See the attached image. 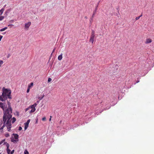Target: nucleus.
Here are the masks:
<instances>
[{"label":"nucleus","mask_w":154,"mask_h":154,"mask_svg":"<svg viewBox=\"0 0 154 154\" xmlns=\"http://www.w3.org/2000/svg\"><path fill=\"white\" fill-rule=\"evenodd\" d=\"M142 16V14H141V15L139 17H141Z\"/></svg>","instance_id":"obj_47"},{"label":"nucleus","mask_w":154,"mask_h":154,"mask_svg":"<svg viewBox=\"0 0 154 154\" xmlns=\"http://www.w3.org/2000/svg\"><path fill=\"white\" fill-rule=\"evenodd\" d=\"M18 141V140H17V139H12L11 140V141L12 142H13L14 143H15V142H17Z\"/></svg>","instance_id":"obj_15"},{"label":"nucleus","mask_w":154,"mask_h":154,"mask_svg":"<svg viewBox=\"0 0 154 154\" xmlns=\"http://www.w3.org/2000/svg\"><path fill=\"white\" fill-rule=\"evenodd\" d=\"M3 37V36L1 35H0V41H1V39Z\"/></svg>","instance_id":"obj_38"},{"label":"nucleus","mask_w":154,"mask_h":154,"mask_svg":"<svg viewBox=\"0 0 154 154\" xmlns=\"http://www.w3.org/2000/svg\"><path fill=\"white\" fill-rule=\"evenodd\" d=\"M44 96H45L44 95H43L42 97H39L38 98L40 100H41V99H42L44 97Z\"/></svg>","instance_id":"obj_23"},{"label":"nucleus","mask_w":154,"mask_h":154,"mask_svg":"<svg viewBox=\"0 0 154 154\" xmlns=\"http://www.w3.org/2000/svg\"><path fill=\"white\" fill-rule=\"evenodd\" d=\"M6 6V5H5L4 6V7H5Z\"/></svg>","instance_id":"obj_51"},{"label":"nucleus","mask_w":154,"mask_h":154,"mask_svg":"<svg viewBox=\"0 0 154 154\" xmlns=\"http://www.w3.org/2000/svg\"><path fill=\"white\" fill-rule=\"evenodd\" d=\"M4 10L5 9L4 8H2L0 10V16L2 15Z\"/></svg>","instance_id":"obj_11"},{"label":"nucleus","mask_w":154,"mask_h":154,"mask_svg":"<svg viewBox=\"0 0 154 154\" xmlns=\"http://www.w3.org/2000/svg\"><path fill=\"white\" fill-rule=\"evenodd\" d=\"M52 79L51 78H48V82H49L51 81Z\"/></svg>","instance_id":"obj_28"},{"label":"nucleus","mask_w":154,"mask_h":154,"mask_svg":"<svg viewBox=\"0 0 154 154\" xmlns=\"http://www.w3.org/2000/svg\"><path fill=\"white\" fill-rule=\"evenodd\" d=\"M11 10V9L9 8L7 11H8V12H9V11H10Z\"/></svg>","instance_id":"obj_40"},{"label":"nucleus","mask_w":154,"mask_h":154,"mask_svg":"<svg viewBox=\"0 0 154 154\" xmlns=\"http://www.w3.org/2000/svg\"><path fill=\"white\" fill-rule=\"evenodd\" d=\"M140 17H136L135 18V19L136 20H138Z\"/></svg>","instance_id":"obj_29"},{"label":"nucleus","mask_w":154,"mask_h":154,"mask_svg":"<svg viewBox=\"0 0 154 154\" xmlns=\"http://www.w3.org/2000/svg\"><path fill=\"white\" fill-rule=\"evenodd\" d=\"M8 28L7 27H5L4 28L1 29L0 30V32L6 30Z\"/></svg>","instance_id":"obj_12"},{"label":"nucleus","mask_w":154,"mask_h":154,"mask_svg":"<svg viewBox=\"0 0 154 154\" xmlns=\"http://www.w3.org/2000/svg\"><path fill=\"white\" fill-rule=\"evenodd\" d=\"M36 102L37 103H39V101H37Z\"/></svg>","instance_id":"obj_49"},{"label":"nucleus","mask_w":154,"mask_h":154,"mask_svg":"<svg viewBox=\"0 0 154 154\" xmlns=\"http://www.w3.org/2000/svg\"><path fill=\"white\" fill-rule=\"evenodd\" d=\"M62 55L63 54H61L60 55H59L58 57V59L59 60H62Z\"/></svg>","instance_id":"obj_10"},{"label":"nucleus","mask_w":154,"mask_h":154,"mask_svg":"<svg viewBox=\"0 0 154 154\" xmlns=\"http://www.w3.org/2000/svg\"><path fill=\"white\" fill-rule=\"evenodd\" d=\"M3 61L2 60H0V67L3 64Z\"/></svg>","instance_id":"obj_20"},{"label":"nucleus","mask_w":154,"mask_h":154,"mask_svg":"<svg viewBox=\"0 0 154 154\" xmlns=\"http://www.w3.org/2000/svg\"><path fill=\"white\" fill-rule=\"evenodd\" d=\"M95 35H91V37L90 39L89 40V42H91L92 44H93L94 42V38L95 37Z\"/></svg>","instance_id":"obj_6"},{"label":"nucleus","mask_w":154,"mask_h":154,"mask_svg":"<svg viewBox=\"0 0 154 154\" xmlns=\"http://www.w3.org/2000/svg\"><path fill=\"white\" fill-rule=\"evenodd\" d=\"M30 120L29 119L28 120L27 122L26 123H25V125H28L29 124L30 122Z\"/></svg>","instance_id":"obj_19"},{"label":"nucleus","mask_w":154,"mask_h":154,"mask_svg":"<svg viewBox=\"0 0 154 154\" xmlns=\"http://www.w3.org/2000/svg\"><path fill=\"white\" fill-rule=\"evenodd\" d=\"M4 144H6V147H8H8H9L10 145H9V144H8L6 142H4Z\"/></svg>","instance_id":"obj_14"},{"label":"nucleus","mask_w":154,"mask_h":154,"mask_svg":"<svg viewBox=\"0 0 154 154\" xmlns=\"http://www.w3.org/2000/svg\"><path fill=\"white\" fill-rule=\"evenodd\" d=\"M115 73V72H112V74H113V73Z\"/></svg>","instance_id":"obj_52"},{"label":"nucleus","mask_w":154,"mask_h":154,"mask_svg":"<svg viewBox=\"0 0 154 154\" xmlns=\"http://www.w3.org/2000/svg\"><path fill=\"white\" fill-rule=\"evenodd\" d=\"M24 154H29L28 152L26 150L24 151Z\"/></svg>","instance_id":"obj_27"},{"label":"nucleus","mask_w":154,"mask_h":154,"mask_svg":"<svg viewBox=\"0 0 154 154\" xmlns=\"http://www.w3.org/2000/svg\"><path fill=\"white\" fill-rule=\"evenodd\" d=\"M35 108L32 109L30 112V113L33 112L35 111Z\"/></svg>","instance_id":"obj_18"},{"label":"nucleus","mask_w":154,"mask_h":154,"mask_svg":"<svg viewBox=\"0 0 154 154\" xmlns=\"http://www.w3.org/2000/svg\"><path fill=\"white\" fill-rule=\"evenodd\" d=\"M31 24V23L30 22H29L27 23H26L25 25V29H28Z\"/></svg>","instance_id":"obj_5"},{"label":"nucleus","mask_w":154,"mask_h":154,"mask_svg":"<svg viewBox=\"0 0 154 154\" xmlns=\"http://www.w3.org/2000/svg\"><path fill=\"white\" fill-rule=\"evenodd\" d=\"M5 136L6 137H8L9 136V134H8V133L6 134H5Z\"/></svg>","instance_id":"obj_25"},{"label":"nucleus","mask_w":154,"mask_h":154,"mask_svg":"<svg viewBox=\"0 0 154 154\" xmlns=\"http://www.w3.org/2000/svg\"><path fill=\"white\" fill-rule=\"evenodd\" d=\"M93 20V18L92 17L91 18L90 20V22L91 23H92Z\"/></svg>","instance_id":"obj_33"},{"label":"nucleus","mask_w":154,"mask_h":154,"mask_svg":"<svg viewBox=\"0 0 154 154\" xmlns=\"http://www.w3.org/2000/svg\"><path fill=\"white\" fill-rule=\"evenodd\" d=\"M85 18L86 19H88V17L87 16H85Z\"/></svg>","instance_id":"obj_45"},{"label":"nucleus","mask_w":154,"mask_h":154,"mask_svg":"<svg viewBox=\"0 0 154 154\" xmlns=\"http://www.w3.org/2000/svg\"><path fill=\"white\" fill-rule=\"evenodd\" d=\"M6 119H7V117L5 116V118L4 119H3V116L2 118V121L3 122V125H2V126L0 128V131H1V132H2L3 131V128L5 127L6 122Z\"/></svg>","instance_id":"obj_4"},{"label":"nucleus","mask_w":154,"mask_h":154,"mask_svg":"<svg viewBox=\"0 0 154 154\" xmlns=\"http://www.w3.org/2000/svg\"><path fill=\"white\" fill-rule=\"evenodd\" d=\"M13 135L14 136V138L15 139H17V140H18V135L17 134H13Z\"/></svg>","instance_id":"obj_9"},{"label":"nucleus","mask_w":154,"mask_h":154,"mask_svg":"<svg viewBox=\"0 0 154 154\" xmlns=\"http://www.w3.org/2000/svg\"><path fill=\"white\" fill-rule=\"evenodd\" d=\"M9 147H8V148L7 147V153L8 154H9L11 151V150L9 149Z\"/></svg>","instance_id":"obj_16"},{"label":"nucleus","mask_w":154,"mask_h":154,"mask_svg":"<svg viewBox=\"0 0 154 154\" xmlns=\"http://www.w3.org/2000/svg\"><path fill=\"white\" fill-rule=\"evenodd\" d=\"M55 48H54V49L53 50V51H52V53L51 54V55H52L53 53L55 51Z\"/></svg>","instance_id":"obj_32"},{"label":"nucleus","mask_w":154,"mask_h":154,"mask_svg":"<svg viewBox=\"0 0 154 154\" xmlns=\"http://www.w3.org/2000/svg\"><path fill=\"white\" fill-rule=\"evenodd\" d=\"M30 89V88H29L28 87V89L26 91V92L27 93H29V92Z\"/></svg>","instance_id":"obj_31"},{"label":"nucleus","mask_w":154,"mask_h":154,"mask_svg":"<svg viewBox=\"0 0 154 154\" xmlns=\"http://www.w3.org/2000/svg\"><path fill=\"white\" fill-rule=\"evenodd\" d=\"M33 83L32 82L29 85H28V87L29 88H31L33 86Z\"/></svg>","instance_id":"obj_13"},{"label":"nucleus","mask_w":154,"mask_h":154,"mask_svg":"<svg viewBox=\"0 0 154 154\" xmlns=\"http://www.w3.org/2000/svg\"><path fill=\"white\" fill-rule=\"evenodd\" d=\"M51 116H50V118L49 119V121H51Z\"/></svg>","instance_id":"obj_43"},{"label":"nucleus","mask_w":154,"mask_h":154,"mask_svg":"<svg viewBox=\"0 0 154 154\" xmlns=\"http://www.w3.org/2000/svg\"><path fill=\"white\" fill-rule=\"evenodd\" d=\"M37 106V104L36 103H35L33 105L29 106V108L30 109H34L35 108V107Z\"/></svg>","instance_id":"obj_8"},{"label":"nucleus","mask_w":154,"mask_h":154,"mask_svg":"<svg viewBox=\"0 0 154 154\" xmlns=\"http://www.w3.org/2000/svg\"><path fill=\"white\" fill-rule=\"evenodd\" d=\"M13 21H14V20H11L10 21V22L11 23L12 22H13Z\"/></svg>","instance_id":"obj_44"},{"label":"nucleus","mask_w":154,"mask_h":154,"mask_svg":"<svg viewBox=\"0 0 154 154\" xmlns=\"http://www.w3.org/2000/svg\"><path fill=\"white\" fill-rule=\"evenodd\" d=\"M42 120L43 121H45L46 120V118L45 117H44L42 118Z\"/></svg>","instance_id":"obj_30"},{"label":"nucleus","mask_w":154,"mask_h":154,"mask_svg":"<svg viewBox=\"0 0 154 154\" xmlns=\"http://www.w3.org/2000/svg\"><path fill=\"white\" fill-rule=\"evenodd\" d=\"M152 42V40L150 38H147L146 39V41L145 42V43L146 44L150 43H151Z\"/></svg>","instance_id":"obj_7"},{"label":"nucleus","mask_w":154,"mask_h":154,"mask_svg":"<svg viewBox=\"0 0 154 154\" xmlns=\"http://www.w3.org/2000/svg\"><path fill=\"white\" fill-rule=\"evenodd\" d=\"M44 96H45L44 95H43L42 97H39L38 98L40 100H41V99H42L44 97Z\"/></svg>","instance_id":"obj_22"},{"label":"nucleus","mask_w":154,"mask_h":154,"mask_svg":"<svg viewBox=\"0 0 154 154\" xmlns=\"http://www.w3.org/2000/svg\"><path fill=\"white\" fill-rule=\"evenodd\" d=\"M14 26V25H12V24H10V25H8V26Z\"/></svg>","instance_id":"obj_42"},{"label":"nucleus","mask_w":154,"mask_h":154,"mask_svg":"<svg viewBox=\"0 0 154 154\" xmlns=\"http://www.w3.org/2000/svg\"><path fill=\"white\" fill-rule=\"evenodd\" d=\"M5 140L4 139V140H2V141H1V142H0V145L1 144H2V143H3L5 141Z\"/></svg>","instance_id":"obj_26"},{"label":"nucleus","mask_w":154,"mask_h":154,"mask_svg":"<svg viewBox=\"0 0 154 154\" xmlns=\"http://www.w3.org/2000/svg\"><path fill=\"white\" fill-rule=\"evenodd\" d=\"M29 109H30L29 108V107L26 108L25 110L26 111H28Z\"/></svg>","instance_id":"obj_35"},{"label":"nucleus","mask_w":154,"mask_h":154,"mask_svg":"<svg viewBox=\"0 0 154 154\" xmlns=\"http://www.w3.org/2000/svg\"><path fill=\"white\" fill-rule=\"evenodd\" d=\"M117 69H116V70H115V72H117Z\"/></svg>","instance_id":"obj_50"},{"label":"nucleus","mask_w":154,"mask_h":154,"mask_svg":"<svg viewBox=\"0 0 154 154\" xmlns=\"http://www.w3.org/2000/svg\"><path fill=\"white\" fill-rule=\"evenodd\" d=\"M0 154H1V153L0 152Z\"/></svg>","instance_id":"obj_54"},{"label":"nucleus","mask_w":154,"mask_h":154,"mask_svg":"<svg viewBox=\"0 0 154 154\" xmlns=\"http://www.w3.org/2000/svg\"><path fill=\"white\" fill-rule=\"evenodd\" d=\"M8 107L6 109V112H4L3 115V119H4L5 116L8 117L9 116H12L11 113H12V109L11 106V103L10 102L8 101Z\"/></svg>","instance_id":"obj_2"},{"label":"nucleus","mask_w":154,"mask_h":154,"mask_svg":"<svg viewBox=\"0 0 154 154\" xmlns=\"http://www.w3.org/2000/svg\"><path fill=\"white\" fill-rule=\"evenodd\" d=\"M94 14H95V13H93V15L92 16V18H93V17H94Z\"/></svg>","instance_id":"obj_41"},{"label":"nucleus","mask_w":154,"mask_h":154,"mask_svg":"<svg viewBox=\"0 0 154 154\" xmlns=\"http://www.w3.org/2000/svg\"><path fill=\"white\" fill-rule=\"evenodd\" d=\"M16 119H15V118L14 117L12 119V123H13L16 121Z\"/></svg>","instance_id":"obj_17"},{"label":"nucleus","mask_w":154,"mask_h":154,"mask_svg":"<svg viewBox=\"0 0 154 154\" xmlns=\"http://www.w3.org/2000/svg\"><path fill=\"white\" fill-rule=\"evenodd\" d=\"M9 56H10V55H8V56H7V58H9Z\"/></svg>","instance_id":"obj_48"},{"label":"nucleus","mask_w":154,"mask_h":154,"mask_svg":"<svg viewBox=\"0 0 154 154\" xmlns=\"http://www.w3.org/2000/svg\"><path fill=\"white\" fill-rule=\"evenodd\" d=\"M2 123H1V125H2Z\"/></svg>","instance_id":"obj_53"},{"label":"nucleus","mask_w":154,"mask_h":154,"mask_svg":"<svg viewBox=\"0 0 154 154\" xmlns=\"http://www.w3.org/2000/svg\"><path fill=\"white\" fill-rule=\"evenodd\" d=\"M28 126V125H25V127H24L25 130H26V129L27 128Z\"/></svg>","instance_id":"obj_24"},{"label":"nucleus","mask_w":154,"mask_h":154,"mask_svg":"<svg viewBox=\"0 0 154 154\" xmlns=\"http://www.w3.org/2000/svg\"><path fill=\"white\" fill-rule=\"evenodd\" d=\"M14 152V150H13L11 152V154H13Z\"/></svg>","instance_id":"obj_37"},{"label":"nucleus","mask_w":154,"mask_h":154,"mask_svg":"<svg viewBox=\"0 0 154 154\" xmlns=\"http://www.w3.org/2000/svg\"><path fill=\"white\" fill-rule=\"evenodd\" d=\"M3 92L2 95L0 96V100L4 101L6 100L7 97L11 99V91L10 90L5 89L4 88H3Z\"/></svg>","instance_id":"obj_1"},{"label":"nucleus","mask_w":154,"mask_h":154,"mask_svg":"<svg viewBox=\"0 0 154 154\" xmlns=\"http://www.w3.org/2000/svg\"><path fill=\"white\" fill-rule=\"evenodd\" d=\"M94 35V31H92L91 32V35Z\"/></svg>","instance_id":"obj_34"},{"label":"nucleus","mask_w":154,"mask_h":154,"mask_svg":"<svg viewBox=\"0 0 154 154\" xmlns=\"http://www.w3.org/2000/svg\"><path fill=\"white\" fill-rule=\"evenodd\" d=\"M4 16H1L0 17V21H2L4 19Z\"/></svg>","instance_id":"obj_21"},{"label":"nucleus","mask_w":154,"mask_h":154,"mask_svg":"<svg viewBox=\"0 0 154 154\" xmlns=\"http://www.w3.org/2000/svg\"><path fill=\"white\" fill-rule=\"evenodd\" d=\"M5 33H6V32H3V33H2V34L3 35H4V34H5Z\"/></svg>","instance_id":"obj_46"},{"label":"nucleus","mask_w":154,"mask_h":154,"mask_svg":"<svg viewBox=\"0 0 154 154\" xmlns=\"http://www.w3.org/2000/svg\"><path fill=\"white\" fill-rule=\"evenodd\" d=\"M22 129V128L20 126L19 127V131H20Z\"/></svg>","instance_id":"obj_36"},{"label":"nucleus","mask_w":154,"mask_h":154,"mask_svg":"<svg viewBox=\"0 0 154 154\" xmlns=\"http://www.w3.org/2000/svg\"><path fill=\"white\" fill-rule=\"evenodd\" d=\"M11 118L12 117L11 116H9L8 117H7L6 125L7 127L8 131H10L11 128Z\"/></svg>","instance_id":"obj_3"},{"label":"nucleus","mask_w":154,"mask_h":154,"mask_svg":"<svg viewBox=\"0 0 154 154\" xmlns=\"http://www.w3.org/2000/svg\"><path fill=\"white\" fill-rule=\"evenodd\" d=\"M9 12L8 11H6L5 12V14H6V15H7V14L8 12Z\"/></svg>","instance_id":"obj_39"}]
</instances>
